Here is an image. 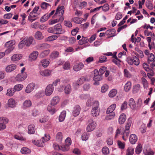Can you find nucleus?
<instances>
[{
  "mask_svg": "<svg viewBox=\"0 0 155 155\" xmlns=\"http://www.w3.org/2000/svg\"><path fill=\"white\" fill-rule=\"evenodd\" d=\"M109 114L107 115L105 117V119L107 120H110L114 118L115 115L114 112H110L109 113Z\"/></svg>",
  "mask_w": 155,
  "mask_h": 155,
  "instance_id": "79ce46f5",
  "label": "nucleus"
},
{
  "mask_svg": "<svg viewBox=\"0 0 155 155\" xmlns=\"http://www.w3.org/2000/svg\"><path fill=\"white\" fill-rule=\"evenodd\" d=\"M154 56L152 53H151L149 54L148 56V61L149 62V61H152L154 59Z\"/></svg>",
  "mask_w": 155,
  "mask_h": 155,
  "instance_id": "69168bd1",
  "label": "nucleus"
},
{
  "mask_svg": "<svg viewBox=\"0 0 155 155\" xmlns=\"http://www.w3.org/2000/svg\"><path fill=\"white\" fill-rule=\"evenodd\" d=\"M99 105L98 101H95L94 102L91 110V114L93 117H97L99 114L100 109L99 108Z\"/></svg>",
  "mask_w": 155,
  "mask_h": 155,
  "instance_id": "7ed1b4c3",
  "label": "nucleus"
},
{
  "mask_svg": "<svg viewBox=\"0 0 155 155\" xmlns=\"http://www.w3.org/2000/svg\"><path fill=\"white\" fill-rule=\"evenodd\" d=\"M89 39L87 38H83L79 40V44L82 45L88 42Z\"/></svg>",
  "mask_w": 155,
  "mask_h": 155,
  "instance_id": "5fc2aeb1",
  "label": "nucleus"
},
{
  "mask_svg": "<svg viewBox=\"0 0 155 155\" xmlns=\"http://www.w3.org/2000/svg\"><path fill=\"white\" fill-rule=\"evenodd\" d=\"M35 85L34 83H31L28 84L25 89V92L29 94L34 89Z\"/></svg>",
  "mask_w": 155,
  "mask_h": 155,
  "instance_id": "ddd939ff",
  "label": "nucleus"
},
{
  "mask_svg": "<svg viewBox=\"0 0 155 155\" xmlns=\"http://www.w3.org/2000/svg\"><path fill=\"white\" fill-rule=\"evenodd\" d=\"M81 107L79 105L75 106L74 108L72 111V114L74 116H78L80 114Z\"/></svg>",
  "mask_w": 155,
  "mask_h": 155,
  "instance_id": "6ab92c4d",
  "label": "nucleus"
},
{
  "mask_svg": "<svg viewBox=\"0 0 155 155\" xmlns=\"http://www.w3.org/2000/svg\"><path fill=\"white\" fill-rule=\"evenodd\" d=\"M28 133L29 134H33L35 130V127L34 125H30L28 127Z\"/></svg>",
  "mask_w": 155,
  "mask_h": 155,
  "instance_id": "c756f323",
  "label": "nucleus"
},
{
  "mask_svg": "<svg viewBox=\"0 0 155 155\" xmlns=\"http://www.w3.org/2000/svg\"><path fill=\"white\" fill-rule=\"evenodd\" d=\"M64 7L63 6H58L53 18H59L61 16H63V15L64 12Z\"/></svg>",
  "mask_w": 155,
  "mask_h": 155,
  "instance_id": "423d86ee",
  "label": "nucleus"
},
{
  "mask_svg": "<svg viewBox=\"0 0 155 155\" xmlns=\"http://www.w3.org/2000/svg\"><path fill=\"white\" fill-rule=\"evenodd\" d=\"M49 59H44L41 60L39 64V66H42L44 68L47 67L50 63Z\"/></svg>",
  "mask_w": 155,
  "mask_h": 155,
  "instance_id": "dca6fc26",
  "label": "nucleus"
},
{
  "mask_svg": "<svg viewBox=\"0 0 155 155\" xmlns=\"http://www.w3.org/2000/svg\"><path fill=\"white\" fill-rule=\"evenodd\" d=\"M34 41L35 40L32 37H26L19 43V48L20 49H21L25 46L29 47L31 44H34Z\"/></svg>",
  "mask_w": 155,
  "mask_h": 155,
  "instance_id": "f03ea898",
  "label": "nucleus"
},
{
  "mask_svg": "<svg viewBox=\"0 0 155 155\" xmlns=\"http://www.w3.org/2000/svg\"><path fill=\"white\" fill-rule=\"evenodd\" d=\"M124 76L127 78H130L132 76L131 74L126 69H125L124 70Z\"/></svg>",
  "mask_w": 155,
  "mask_h": 155,
  "instance_id": "13d9d810",
  "label": "nucleus"
},
{
  "mask_svg": "<svg viewBox=\"0 0 155 155\" xmlns=\"http://www.w3.org/2000/svg\"><path fill=\"white\" fill-rule=\"evenodd\" d=\"M40 13H34L31 12L28 17V20L29 21L32 22L35 20L37 18L39 15Z\"/></svg>",
  "mask_w": 155,
  "mask_h": 155,
  "instance_id": "9d476101",
  "label": "nucleus"
},
{
  "mask_svg": "<svg viewBox=\"0 0 155 155\" xmlns=\"http://www.w3.org/2000/svg\"><path fill=\"white\" fill-rule=\"evenodd\" d=\"M142 149V147L141 144H139L136 147L135 149V152L137 154H139L141 152Z\"/></svg>",
  "mask_w": 155,
  "mask_h": 155,
  "instance_id": "864d4df0",
  "label": "nucleus"
},
{
  "mask_svg": "<svg viewBox=\"0 0 155 155\" xmlns=\"http://www.w3.org/2000/svg\"><path fill=\"white\" fill-rule=\"evenodd\" d=\"M108 89V86L107 84H105L101 87V91L102 93H105Z\"/></svg>",
  "mask_w": 155,
  "mask_h": 155,
  "instance_id": "bf43d9fd",
  "label": "nucleus"
},
{
  "mask_svg": "<svg viewBox=\"0 0 155 155\" xmlns=\"http://www.w3.org/2000/svg\"><path fill=\"white\" fill-rule=\"evenodd\" d=\"M126 115L124 113H122L120 115L119 119L118 122L120 124H123L126 120Z\"/></svg>",
  "mask_w": 155,
  "mask_h": 155,
  "instance_id": "5701e85b",
  "label": "nucleus"
},
{
  "mask_svg": "<svg viewBox=\"0 0 155 155\" xmlns=\"http://www.w3.org/2000/svg\"><path fill=\"white\" fill-rule=\"evenodd\" d=\"M16 66L14 64H11L6 66L5 68V71L8 73L11 72L16 69Z\"/></svg>",
  "mask_w": 155,
  "mask_h": 155,
  "instance_id": "aec40b11",
  "label": "nucleus"
},
{
  "mask_svg": "<svg viewBox=\"0 0 155 155\" xmlns=\"http://www.w3.org/2000/svg\"><path fill=\"white\" fill-rule=\"evenodd\" d=\"M47 110L51 114H53L56 110L54 108H53L51 105H48L47 107Z\"/></svg>",
  "mask_w": 155,
  "mask_h": 155,
  "instance_id": "c03bdc74",
  "label": "nucleus"
},
{
  "mask_svg": "<svg viewBox=\"0 0 155 155\" xmlns=\"http://www.w3.org/2000/svg\"><path fill=\"white\" fill-rule=\"evenodd\" d=\"M137 140V136L134 134H132L130 135L129 138V140L130 143L132 144H134Z\"/></svg>",
  "mask_w": 155,
  "mask_h": 155,
  "instance_id": "b1692460",
  "label": "nucleus"
},
{
  "mask_svg": "<svg viewBox=\"0 0 155 155\" xmlns=\"http://www.w3.org/2000/svg\"><path fill=\"white\" fill-rule=\"evenodd\" d=\"M143 152L145 155H153L154 154V153L151 151L149 148H144Z\"/></svg>",
  "mask_w": 155,
  "mask_h": 155,
  "instance_id": "473e14b6",
  "label": "nucleus"
},
{
  "mask_svg": "<svg viewBox=\"0 0 155 155\" xmlns=\"http://www.w3.org/2000/svg\"><path fill=\"white\" fill-rule=\"evenodd\" d=\"M140 86L139 84H137L134 86L133 91L134 93L137 92L140 90Z\"/></svg>",
  "mask_w": 155,
  "mask_h": 155,
  "instance_id": "e2e57ef3",
  "label": "nucleus"
},
{
  "mask_svg": "<svg viewBox=\"0 0 155 155\" xmlns=\"http://www.w3.org/2000/svg\"><path fill=\"white\" fill-rule=\"evenodd\" d=\"M59 54V53L58 51H53L50 54V57L51 58H55L58 57Z\"/></svg>",
  "mask_w": 155,
  "mask_h": 155,
  "instance_id": "8fccbe9b",
  "label": "nucleus"
},
{
  "mask_svg": "<svg viewBox=\"0 0 155 155\" xmlns=\"http://www.w3.org/2000/svg\"><path fill=\"white\" fill-rule=\"evenodd\" d=\"M32 103L30 100H26L23 103L22 107L23 109H26L31 106Z\"/></svg>",
  "mask_w": 155,
  "mask_h": 155,
  "instance_id": "412c9836",
  "label": "nucleus"
},
{
  "mask_svg": "<svg viewBox=\"0 0 155 155\" xmlns=\"http://www.w3.org/2000/svg\"><path fill=\"white\" fill-rule=\"evenodd\" d=\"M59 100L60 98L58 96H56L54 97L51 101V105L54 106L56 105L59 102Z\"/></svg>",
  "mask_w": 155,
  "mask_h": 155,
  "instance_id": "a878e982",
  "label": "nucleus"
},
{
  "mask_svg": "<svg viewBox=\"0 0 155 155\" xmlns=\"http://www.w3.org/2000/svg\"><path fill=\"white\" fill-rule=\"evenodd\" d=\"M30 149L26 147H23L21 150V152L23 154H27L30 153Z\"/></svg>",
  "mask_w": 155,
  "mask_h": 155,
  "instance_id": "ea45409f",
  "label": "nucleus"
},
{
  "mask_svg": "<svg viewBox=\"0 0 155 155\" xmlns=\"http://www.w3.org/2000/svg\"><path fill=\"white\" fill-rule=\"evenodd\" d=\"M48 31L49 33H53L58 35L64 34L65 32V30L62 28L60 24H58L55 25L53 27L49 28Z\"/></svg>",
  "mask_w": 155,
  "mask_h": 155,
  "instance_id": "f257e3e1",
  "label": "nucleus"
},
{
  "mask_svg": "<svg viewBox=\"0 0 155 155\" xmlns=\"http://www.w3.org/2000/svg\"><path fill=\"white\" fill-rule=\"evenodd\" d=\"M22 57V55L20 54H14L11 57V60L12 61H16L20 59Z\"/></svg>",
  "mask_w": 155,
  "mask_h": 155,
  "instance_id": "cd10ccee",
  "label": "nucleus"
},
{
  "mask_svg": "<svg viewBox=\"0 0 155 155\" xmlns=\"http://www.w3.org/2000/svg\"><path fill=\"white\" fill-rule=\"evenodd\" d=\"M23 86L21 84H18L16 85L14 87V89L15 91H19L23 88Z\"/></svg>",
  "mask_w": 155,
  "mask_h": 155,
  "instance_id": "09e8293b",
  "label": "nucleus"
},
{
  "mask_svg": "<svg viewBox=\"0 0 155 155\" xmlns=\"http://www.w3.org/2000/svg\"><path fill=\"white\" fill-rule=\"evenodd\" d=\"M69 146L66 144L62 145L60 146V150L63 151H65L69 150Z\"/></svg>",
  "mask_w": 155,
  "mask_h": 155,
  "instance_id": "49530a36",
  "label": "nucleus"
},
{
  "mask_svg": "<svg viewBox=\"0 0 155 155\" xmlns=\"http://www.w3.org/2000/svg\"><path fill=\"white\" fill-rule=\"evenodd\" d=\"M38 52L37 51H34L31 53L29 56V58L31 61L35 60L38 55Z\"/></svg>",
  "mask_w": 155,
  "mask_h": 155,
  "instance_id": "a211bd4d",
  "label": "nucleus"
},
{
  "mask_svg": "<svg viewBox=\"0 0 155 155\" xmlns=\"http://www.w3.org/2000/svg\"><path fill=\"white\" fill-rule=\"evenodd\" d=\"M70 68V65L69 62L67 61L65 62L63 65V68L64 70H68Z\"/></svg>",
  "mask_w": 155,
  "mask_h": 155,
  "instance_id": "052dcab7",
  "label": "nucleus"
},
{
  "mask_svg": "<svg viewBox=\"0 0 155 155\" xmlns=\"http://www.w3.org/2000/svg\"><path fill=\"white\" fill-rule=\"evenodd\" d=\"M48 119V117L45 116L41 117L39 119V121L41 123H44L46 122Z\"/></svg>",
  "mask_w": 155,
  "mask_h": 155,
  "instance_id": "4d7b16f0",
  "label": "nucleus"
},
{
  "mask_svg": "<svg viewBox=\"0 0 155 155\" xmlns=\"http://www.w3.org/2000/svg\"><path fill=\"white\" fill-rule=\"evenodd\" d=\"M8 122V119L5 117H0V130H2L6 128L5 124L7 123Z\"/></svg>",
  "mask_w": 155,
  "mask_h": 155,
  "instance_id": "0eeeda50",
  "label": "nucleus"
},
{
  "mask_svg": "<svg viewBox=\"0 0 155 155\" xmlns=\"http://www.w3.org/2000/svg\"><path fill=\"white\" fill-rule=\"evenodd\" d=\"M84 67V65L81 62L76 63L73 66V70L76 71H78L82 69Z\"/></svg>",
  "mask_w": 155,
  "mask_h": 155,
  "instance_id": "2eb2a0df",
  "label": "nucleus"
},
{
  "mask_svg": "<svg viewBox=\"0 0 155 155\" xmlns=\"http://www.w3.org/2000/svg\"><path fill=\"white\" fill-rule=\"evenodd\" d=\"M66 111L63 110L61 112L59 118V120L60 122H62L64 120L66 116Z\"/></svg>",
  "mask_w": 155,
  "mask_h": 155,
  "instance_id": "f704fd0d",
  "label": "nucleus"
},
{
  "mask_svg": "<svg viewBox=\"0 0 155 155\" xmlns=\"http://www.w3.org/2000/svg\"><path fill=\"white\" fill-rule=\"evenodd\" d=\"M96 123L92 119L88 120V124L86 127V130L88 132L94 130L96 127Z\"/></svg>",
  "mask_w": 155,
  "mask_h": 155,
  "instance_id": "39448f33",
  "label": "nucleus"
},
{
  "mask_svg": "<svg viewBox=\"0 0 155 155\" xmlns=\"http://www.w3.org/2000/svg\"><path fill=\"white\" fill-rule=\"evenodd\" d=\"M127 61L128 63L131 65L134 64L137 66L140 64V61L139 58L135 56L132 57H128L127 58Z\"/></svg>",
  "mask_w": 155,
  "mask_h": 155,
  "instance_id": "20e7f679",
  "label": "nucleus"
},
{
  "mask_svg": "<svg viewBox=\"0 0 155 155\" xmlns=\"http://www.w3.org/2000/svg\"><path fill=\"white\" fill-rule=\"evenodd\" d=\"M113 58H115L114 59H113L112 60L113 62L118 66L120 65V63L121 62V61L118 58L116 55H113Z\"/></svg>",
  "mask_w": 155,
  "mask_h": 155,
  "instance_id": "58836bf2",
  "label": "nucleus"
},
{
  "mask_svg": "<svg viewBox=\"0 0 155 155\" xmlns=\"http://www.w3.org/2000/svg\"><path fill=\"white\" fill-rule=\"evenodd\" d=\"M27 77V73H25L23 74L20 73L17 75L15 77V80L18 81H21L25 80Z\"/></svg>",
  "mask_w": 155,
  "mask_h": 155,
  "instance_id": "9b49d317",
  "label": "nucleus"
},
{
  "mask_svg": "<svg viewBox=\"0 0 155 155\" xmlns=\"http://www.w3.org/2000/svg\"><path fill=\"white\" fill-rule=\"evenodd\" d=\"M44 95V92L42 91H39L35 95V97L37 98H39L43 96Z\"/></svg>",
  "mask_w": 155,
  "mask_h": 155,
  "instance_id": "0e129e2a",
  "label": "nucleus"
},
{
  "mask_svg": "<svg viewBox=\"0 0 155 155\" xmlns=\"http://www.w3.org/2000/svg\"><path fill=\"white\" fill-rule=\"evenodd\" d=\"M50 50H47L41 52L39 55L40 57L41 58H44L47 56L50 53Z\"/></svg>",
  "mask_w": 155,
  "mask_h": 155,
  "instance_id": "72a5a7b5",
  "label": "nucleus"
},
{
  "mask_svg": "<svg viewBox=\"0 0 155 155\" xmlns=\"http://www.w3.org/2000/svg\"><path fill=\"white\" fill-rule=\"evenodd\" d=\"M102 153L104 154H107L109 153V149L106 147H104L102 149Z\"/></svg>",
  "mask_w": 155,
  "mask_h": 155,
  "instance_id": "774afa93",
  "label": "nucleus"
},
{
  "mask_svg": "<svg viewBox=\"0 0 155 155\" xmlns=\"http://www.w3.org/2000/svg\"><path fill=\"white\" fill-rule=\"evenodd\" d=\"M62 134L61 132L58 133L56 136V140L58 141H61L62 139Z\"/></svg>",
  "mask_w": 155,
  "mask_h": 155,
  "instance_id": "3c124183",
  "label": "nucleus"
},
{
  "mask_svg": "<svg viewBox=\"0 0 155 155\" xmlns=\"http://www.w3.org/2000/svg\"><path fill=\"white\" fill-rule=\"evenodd\" d=\"M71 91V88L70 84L67 85L64 88V93L66 94H70Z\"/></svg>",
  "mask_w": 155,
  "mask_h": 155,
  "instance_id": "2f4dec72",
  "label": "nucleus"
},
{
  "mask_svg": "<svg viewBox=\"0 0 155 155\" xmlns=\"http://www.w3.org/2000/svg\"><path fill=\"white\" fill-rule=\"evenodd\" d=\"M51 71L50 70L46 69L43 71H41L39 73L42 76L48 77L51 74Z\"/></svg>",
  "mask_w": 155,
  "mask_h": 155,
  "instance_id": "4be33fe9",
  "label": "nucleus"
},
{
  "mask_svg": "<svg viewBox=\"0 0 155 155\" xmlns=\"http://www.w3.org/2000/svg\"><path fill=\"white\" fill-rule=\"evenodd\" d=\"M117 144L119 148L121 149H124L125 147V143H124L120 141L117 142Z\"/></svg>",
  "mask_w": 155,
  "mask_h": 155,
  "instance_id": "338daca9",
  "label": "nucleus"
},
{
  "mask_svg": "<svg viewBox=\"0 0 155 155\" xmlns=\"http://www.w3.org/2000/svg\"><path fill=\"white\" fill-rule=\"evenodd\" d=\"M35 38L37 40H41L44 38L42 33L40 31H37L34 35Z\"/></svg>",
  "mask_w": 155,
  "mask_h": 155,
  "instance_id": "c85d7f7f",
  "label": "nucleus"
},
{
  "mask_svg": "<svg viewBox=\"0 0 155 155\" xmlns=\"http://www.w3.org/2000/svg\"><path fill=\"white\" fill-rule=\"evenodd\" d=\"M54 90L53 85L50 84L48 85L45 90V93L47 96H50L53 93Z\"/></svg>",
  "mask_w": 155,
  "mask_h": 155,
  "instance_id": "6e6552de",
  "label": "nucleus"
},
{
  "mask_svg": "<svg viewBox=\"0 0 155 155\" xmlns=\"http://www.w3.org/2000/svg\"><path fill=\"white\" fill-rule=\"evenodd\" d=\"M131 83L130 81H128L125 85L124 90L126 92L129 91L131 88Z\"/></svg>",
  "mask_w": 155,
  "mask_h": 155,
  "instance_id": "e433bc0d",
  "label": "nucleus"
},
{
  "mask_svg": "<svg viewBox=\"0 0 155 155\" xmlns=\"http://www.w3.org/2000/svg\"><path fill=\"white\" fill-rule=\"evenodd\" d=\"M56 18L54 19L50 20L49 21L48 23L50 25H53L59 22H62L64 19V16H61L59 18Z\"/></svg>",
  "mask_w": 155,
  "mask_h": 155,
  "instance_id": "4468645a",
  "label": "nucleus"
},
{
  "mask_svg": "<svg viewBox=\"0 0 155 155\" xmlns=\"http://www.w3.org/2000/svg\"><path fill=\"white\" fill-rule=\"evenodd\" d=\"M15 92L14 89H13L12 88L8 89L7 90L6 95L10 97L14 95Z\"/></svg>",
  "mask_w": 155,
  "mask_h": 155,
  "instance_id": "37998d69",
  "label": "nucleus"
},
{
  "mask_svg": "<svg viewBox=\"0 0 155 155\" xmlns=\"http://www.w3.org/2000/svg\"><path fill=\"white\" fill-rule=\"evenodd\" d=\"M117 93V91L116 89H113L110 91L108 95L110 97H113L115 96Z\"/></svg>",
  "mask_w": 155,
  "mask_h": 155,
  "instance_id": "a18cd8bd",
  "label": "nucleus"
},
{
  "mask_svg": "<svg viewBox=\"0 0 155 155\" xmlns=\"http://www.w3.org/2000/svg\"><path fill=\"white\" fill-rule=\"evenodd\" d=\"M116 31L114 29H109L105 32L106 35H109L110 37H114L115 35Z\"/></svg>",
  "mask_w": 155,
  "mask_h": 155,
  "instance_id": "393cba45",
  "label": "nucleus"
},
{
  "mask_svg": "<svg viewBox=\"0 0 155 155\" xmlns=\"http://www.w3.org/2000/svg\"><path fill=\"white\" fill-rule=\"evenodd\" d=\"M49 17L48 14H46L41 17L40 19V21L44 22L47 21Z\"/></svg>",
  "mask_w": 155,
  "mask_h": 155,
  "instance_id": "603ef678",
  "label": "nucleus"
},
{
  "mask_svg": "<svg viewBox=\"0 0 155 155\" xmlns=\"http://www.w3.org/2000/svg\"><path fill=\"white\" fill-rule=\"evenodd\" d=\"M58 36L57 35H54L48 37L46 40V41H53L56 39Z\"/></svg>",
  "mask_w": 155,
  "mask_h": 155,
  "instance_id": "de8ad7c7",
  "label": "nucleus"
},
{
  "mask_svg": "<svg viewBox=\"0 0 155 155\" xmlns=\"http://www.w3.org/2000/svg\"><path fill=\"white\" fill-rule=\"evenodd\" d=\"M128 104L129 105L131 109H135L136 104L133 98H131L129 99Z\"/></svg>",
  "mask_w": 155,
  "mask_h": 155,
  "instance_id": "bb28decb",
  "label": "nucleus"
},
{
  "mask_svg": "<svg viewBox=\"0 0 155 155\" xmlns=\"http://www.w3.org/2000/svg\"><path fill=\"white\" fill-rule=\"evenodd\" d=\"M127 101H124L121 106V110H123L126 109L127 108Z\"/></svg>",
  "mask_w": 155,
  "mask_h": 155,
  "instance_id": "680f3d73",
  "label": "nucleus"
},
{
  "mask_svg": "<svg viewBox=\"0 0 155 155\" xmlns=\"http://www.w3.org/2000/svg\"><path fill=\"white\" fill-rule=\"evenodd\" d=\"M15 44V40H12L7 42L5 45V47H14L13 45Z\"/></svg>",
  "mask_w": 155,
  "mask_h": 155,
  "instance_id": "4c0bfd02",
  "label": "nucleus"
},
{
  "mask_svg": "<svg viewBox=\"0 0 155 155\" xmlns=\"http://www.w3.org/2000/svg\"><path fill=\"white\" fill-rule=\"evenodd\" d=\"M94 76L93 78V80L95 81H98L102 79L101 75L99 73L97 70H94Z\"/></svg>",
  "mask_w": 155,
  "mask_h": 155,
  "instance_id": "f8f14e48",
  "label": "nucleus"
},
{
  "mask_svg": "<svg viewBox=\"0 0 155 155\" xmlns=\"http://www.w3.org/2000/svg\"><path fill=\"white\" fill-rule=\"evenodd\" d=\"M89 134L86 132L84 133L81 136V138L83 140L86 141L89 138Z\"/></svg>",
  "mask_w": 155,
  "mask_h": 155,
  "instance_id": "6e6d98bb",
  "label": "nucleus"
},
{
  "mask_svg": "<svg viewBox=\"0 0 155 155\" xmlns=\"http://www.w3.org/2000/svg\"><path fill=\"white\" fill-rule=\"evenodd\" d=\"M116 107V104H114L111 105L107 109L106 111V113L109 114L110 112H114L113 111L114 110Z\"/></svg>",
  "mask_w": 155,
  "mask_h": 155,
  "instance_id": "7c9ffc66",
  "label": "nucleus"
},
{
  "mask_svg": "<svg viewBox=\"0 0 155 155\" xmlns=\"http://www.w3.org/2000/svg\"><path fill=\"white\" fill-rule=\"evenodd\" d=\"M134 153V149L130 147L128 148L126 151V155H133Z\"/></svg>",
  "mask_w": 155,
  "mask_h": 155,
  "instance_id": "a19ab883",
  "label": "nucleus"
},
{
  "mask_svg": "<svg viewBox=\"0 0 155 155\" xmlns=\"http://www.w3.org/2000/svg\"><path fill=\"white\" fill-rule=\"evenodd\" d=\"M45 137H42V142L41 140L37 141L36 142V143H35V144L40 147H43V143L49 140L50 138V137L48 135H47L46 134H45Z\"/></svg>",
  "mask_w": 155,
  "mask_h": 155,
  "instance_id": "1a4fd4ad",
  "label": "nucleus"
},
{
  "mask_svg": "<svg viewBox=\"0 0 155 155\" xmlns=\"http://www.w3.org/2000/svg\"><path fill=\"white\" fill-rule=\"evenodd\" d=\"M38 49H45L48 48L50 47L49 45L46 43H43L40 44L38 45Z\"/></svg>",
  "mask_w": 155,
  "mask_h": 155,
  "instance_id": "c9c22d12",
  "label": "nucleus"
},
{
  "mask_svg": "<svg viewBox=\"0 0 155 155\" xmlns=\"http://www.w3.org/2000/svg\"><path fill=\"white\" fill-rule=\"evenodd\" d=\"M7 105L8 107L13 108L16 106V102L13 98H10L8 100Z\"/></svg>",
  "mask_w": 155,
  "mask_h": 155,
  "instance_id": "f3484780",
  "label": "nucleus"
}]
</instances>
